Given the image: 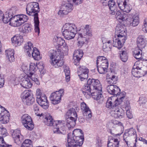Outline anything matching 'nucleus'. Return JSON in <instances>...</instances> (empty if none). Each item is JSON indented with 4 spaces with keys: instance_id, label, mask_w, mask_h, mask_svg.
I'll use <instances>...</instances> for the list:
<instances>
[{
    "instance_id": "28",
    "label": "nucleus",
    "mask_w": 147,
    "mask_h": 147,
    "mask_svg": "<svg viewBox=\"0 0 147 147\" xmlns=\"http://www.w3.org/2000/svg\"><path fill=\"white\" fill-rule=\"evenodd\" d=\"M21 86L24 88H29L32 87V84L29 78L25 76L24 79L20 83Z\"/></svg>"
},
{
    "instance_id": "30",
    "label": "nucleus",
    "mask_w": 147,
    "mask_h": 147,
    "mask_svg": "<svg viewBox=\"0 0 147 147\" xmlns=\"http://www.w3.org/2000/svg\"><path fill=\"white\" fill-rule=\"evenodd\" d=\"M77 118L73 117H70L66 119V125L68 128L73 127L76 124Z\"/></svg>"
},
{
    "instance_id": "23",
    "label": "nucleus",
    "mask_w": 147,
    "mask_h": 147,
    "mask_svg": "<svg viewBox=\"0 0 147 147\" xmlns=\"http://www.w3.org/2000/svg\"><path fill=\"white\" fill-rule=\"evenodd\" d=\"M30 96V94L28 90H25L23 92L21 95V97L24 102L25 101L26 102L27 104L28 103H31V102L34 101V99L32 98L31 99H30V98H28Z\"/></svg>"
},
{
    "instance_id": "51",
    "label": "nucleus",
    "mask_w": 147,
    "mask_h": 147,
    "mask_svg": "<svg viewBox=\"0 0 147 147\" xmlns=\"http://www.w3.org/2000/svg\"><path fill=\"white\" fill-rule=\"evenodd\" d=\"M8 111L6 110L5 108L0 105V117L2 115L7 113Z\"/></svg>"
},
{
    "instance_id": "3",
    "label": "nucleus",
    "mask_w": 147,
    "mask_h": 147,
    "mask_svg": "<svg viewBox=\"0 0 147 147\" xmlns=\"http://www.w3.org/2000/svg\"><path fill=\"white\" fill-rule=\"evenodd\" d=\"M27 13L30 16L32 13H34V30L38 34L40 33L39 27V21L38 12L40 11L39 4L37 3L33 2L28 4L26 8Z\"/></svg>"
},
{
    "instance_id": "14",
    "label": "nucleus",
    "mask_w": 147,
    "mask_h": 147,
    "mask_svg": "<svg viewBox=\"0 0 147 147\" xmlns=\"http://www.w3.org/2000/svg\"><path fill=\"white\" fill-rule=\"evenodd\" d=\"M73 9V6L72 3L69 2L63 3L58 12V14L61 16L67 15L68 13L72 11Z\"/></svg>"
},
{
    "instance_id": "19",
    "label": "nucleus",
    "mask_w": 147,
    "mask_h": 147,
    "mask_svg": "<svg viewBox=\"0 0 147 147\" xmlns=\"http://www.w3.org/2000/svg\"><path fill=\"white\" fill-rule=\"evenodd\" d=\"M123 12V13L122 14L120 11H117L116 13L115 17L117 20L119 22H123L124 23L126 24L127 23L129 18V11L127 12Z\"/></svg>"
},
{
    "instance_id": "56",
    "label": "nucleus",
    "mask_w": 147,
    "mask_h": 147,
    "mask_svg": "<svg viewBox=\"0 0 147 147\" xmlns=\"http://www.w3.org/2000/svg\"><path fill=\"white\" fill-rule=\"evenodd\" d=\"M44 94H42L41 92V90L39 89H38L36 90V96L37 98H40L42 97Z\"/></svg>"
},
{
    "instance_id": "31",
    "label": "nucleus",
    "mask_w": 147,
    "mask_h": 147,
    "mask_svg": "<svg viewBox=\"0 0 147 147\" xmlns=\"http://www.w3.org/2000/svg\"><path fill=\"white\" fill-rule=\"evenodd\" d=\"M102 91H99L97 90V91H95V92L93 91H92V96L93 98L94 99L96 100H99L98 102H100V101L101 102L102 101L103 99V96L101 94Z\"/></svg>"
},
{
    "instance_id": "20",
    "label": "nucleus",
    "mask_w": 147,
    "mask_h": 147,
    "mask_svg": "<svg viewBox=\"0 0 147 147\" xmlns=\"http://www.w3.org/2000/svg\"><path fill=\"white\" fill-rule=\"evenodd\" d=\"M81 107L84 116L86 119H89L92 117V112L90 109L88 105L84 102H82L81 104Z\"/></svg>"
},
{
    "instance_id": "58",
    "label": "nucleus",
    "mask_w": 147,
    "mask_h": 147,
    "mask_svg": "<svg viewBox=\"0 0 147 147\" xmlns=\"http://www.w3.org/2000/svg\"><path fill=\"white\" fill-rule=\"evenodd\" d=\"M33 110L36 114H37L38 111L39 110V109L37 105L34 104L33 105Z\"/></svg>"
},
{
    "instance_id": "49",
    "label": "nucleus",
    "mask_w": 147,
    "mask_h": 147,
    "mask_svg": "<svg viewBox=\"0 0 147 147\" xmlns=\"http://www.w3.org/2000/svg\"><path fill=\"white\" fill-rule=\"evenodd\" d=\"M113 42V40L112 39L111 40H108L107 41V43L106 44L107 48L103 50V51L106 52L107 51H109L111 50V46L112 43Z\"/></svg>"
},
{
    "instance_id": "13",
    "label": "nucleus",
    "mask_w": 147,
    "mask_h": 147,
    "mask_svg": "<svg viewBox=\"0 0 147 147\" xmlns=\"http://www.w3.org/2000/svg\"><path fill=\"white\" fill-rule=\"evenodd\" d=\"M14 14L12 9H10L6 11L5 14L0 10V21H3L5 24L9 22V24L12 26L11 24V20L13 18Z\"/></svg>"
},
{
    "instance_id": "40",
    "label": "nucleus",
    "mask_w": 147,
    "mask_h": 147,
    "mask_svg": "<svg viewBox=\"0 0 147 147\" xmlns=\"http://www.w3.org/2000/svg\"><path fill=\"white\" fill-rule=\"evenodd\" d=\"M10 115L8 112L6 114L2 115L0 117V121L2 123H7L9 119Z\"/></svg>"
},
{
    "instance_id": "43",
    "label": "nucleus",
    "mask_w": 147,
    "mask_h": 147,
    "mask_svg": "<svg viewBox=\"0 0 147 147\" xmlns=\"http://www.w3.org/2000/svg\"><path fill=\"white\" fill-rule=\"evenodd\" d=\"M117 81V77L113 75L107 79V83L108 84L113 85L116 84Z\"/></svg>"
},
{
    "instance_id": "29",
    "label": "nucleus",
    "mask_w": 147,
    "mask_h": 147,
    "mask_svg": "<svg viewBox=\"0 0 147 147\" xmlns=\"http://www.w3.org/2000/svg\"><path fill=\"white\" fill-rule=\"evenodd\" d=\"M5 53L7 59L10 62H11L14 61V51L13 49H9L6 50Z\"/></svg>"
},
{
    "instance_id": "59",
    "label": "nucleus",
    "mask_w": 147,
    "mask_h": 147,
    "mask_svg": "<svg viewBox=\"0 0 147 147\" xmlns=\"http://www.w3.org/2000/svg\"><path fill=\"white\" fill-rule=\"evenodd\" d=\"M64 71L65 75H70V71L68 67H66L64 68Z\"/></svg>"
},
{
    "instance_id": "27",
    "label": "nucleus",
    "mask_w": 147,
    "mask_h": 147,
    "mask_svg": "<svg viewBox=\"0 0 147 147\" xmlns=\"http://www.w3.org/2000/svg\"><path fill=\"white\" fill-rule=\"evenodd\" d=\"M140 65H142V63L137 62L135 63L132 69L131 73L132 75L134 77L140 78L139 69L140 68Z\"/></svg>"
},
{
    "instance_id": "16",
    "label": "nucleus",
    "mask_w": 147,
    "mask_h": 147,
    "mask_svg": "<svg viewBox=\"0 0 147 147\" xmlns=\"http://www.w3.org/2000/svg\"><path fill=\"white\" fill-rule=\"evenodd\" d=\"M109 108L112 109L111 113L115 118H122L124 115V111L121 107H119V105H113V107Z\"/></svg>"
},
{
    "instance_id": "37",
    "label": "nucleus",
    "mask_w": 147,
    "mask_h": 147,
    "mask_svg": "<svg viewBox=\"0 0 147 147\" xmlns=\"http://www.w3.org/2000/svg\"><path fill=\"white\" fill-rule=\"evenodd\" d=\"M33 30L32 26L28 24H25L22 27L21 31L23 33H28Z\"/></svg>"
},
{
    "instance_id": "50",
    "label": "nucleus",
    "mask_w": 147,
    "mask_h": 147,
    "mask_svg": "<svg viewBox=\"0 0 147 147\" xmlns=\"http://www.w3.org/2000/svg\"><path fill=\"white\" fill-rule=\"evenodd\" d=\"M1 134L3 136V137L7 135L8 133L5 128H0V135Z\"/></svg>"
},
{
    "instance_id": "32",
    "label": "nucleus",
    "mask_w": 147,
    "mask_h": 147,
    "mask_svg": "<svg viewBox=\"0 0 147 147\" xmlns=\"http://www.w3.org/2000/svg\"><path fill=\"white\" fill-rule=\"evenodd\" d=\"M22 36L21 35L15 36L11 38V40L12 43L17 45H20L23 41Z\"/></svg>"
},
{
    "instance_id": "8",
    "label": "nucleus",
    "mask_w": 147,
    "mask_h": 147,
    "mask_svg": "<svg viewBox=\"0 0 147 147\" xmlns=\"http://www.w3.org/2000/svg\"><path fill=\"white\" fill-rule=\"evenodd\" d=\"M97 67L98 72L100 74H104L107 71L109 63L107 58L103 56L97 58Z\"/></svg>"
},
{
    "instance_id": "25",
    "label": "nucleus",
    "mask_w": 147,
    "mask_h": 147,
    "mask_svg": "<svg viewBox=\"0 0 147 147\" xmlns=\"http://www.w3.org/2000/svg\"><path fill=\"white\" fill-rule=\"evenodd\" d=\"M92 87L90 84H88L87 82V83L84 85L82 88V92L86 97L89 98L90 97V95L92 94Z\"/></svg>"
},
{
    "instance_id": "42",
    "label": "nucleus",
    "mask_w": 147,
    "mask_h": 147,
    "mask_svg": "<svg viewBox=\"0 0 147 147\" xmlns=\"http://www.w3.org/2000/svg\"><path fill=\"white\" fill-rule=\"evenodd\" d=\"M129 135H131V136L132 137L133 136L135 138V143H134V144L133 146H131L129 147H136V143L137 142V136L136 134V132L134 129H133V128H131L129 129Z\"/></svg>"
},
{
    "instance_id": "36",
    "label": "nucleus",
    "mask_w": 147,
    "mask_h": 147,
    "mask_svg": "<svg viewBox=\"0 0 147 147\" xmlns=\"http://www.w3.org/2000/svg\"><path fill=\"white\" fill-rule=\"evenodd\" d=\"M137 47L141 49L144 48L146 46V43L144 36L142 35L139 36L137 40Z\"/></svg>"
},
{
    "instance_id": "24",
    "label": "nucleus",
    "mask_w": 147,
    "mask_h": 147,
    "mask_svg": "<svg viewBox=\"0 0 147 147\" xmlns=\"http://www.w3.org/2000/svg\"><path fill=\"white\" fill-rule=\"evenodd\" d=\"M12 136L16 143L18 144L21 143L22 140L23 136L21 134L20 130L18 129L14 130Z\"/></svg>"
},
{
    "instance_id": "45",
    "label": "nucleus",
    "mask_w": 147,
    "mask_h": 147,
    "mask_svg": "<svg viewBox=\"0 0 147 147\" xmlns=\"http://www.w3.org/2000/svg\"><path fill=\"white\" fill-rule=\"evenodd\" d=\"M36 70V64L33 63H31L30 64L29 69L27 73L35 72Z\"/></svg>"
},
{
    "instance_id": "17",
    "label": "nucleus",
    "mask_w": 147,
    "mask_h": 147,
    "mask_svg": "<svg viewBox=\"0 0 147 147\" xmlns=\"http://www.w3.org/2000/svg\"><path fill=\"white\" fill-rule=\"evenodd\" d=\"M89 69L85 66H80L78 69L77 74L81 81L87 79Z\"/></svg>"
},
{
    "instance_id": "60",
    "label": "nucleus",
    "mask_w": 147,
    "mask_h": 147,
    "mask_svg": "<svg viewBox=\"0 0 147 147\" xmlns=\"http://www.w3.org/2000/svg\"><path fill=\"white\" fill-rule=\"evenodd\" d=\"M83 0H74L72 3L75 5H79L82 3Z\"/></svg>"
},
{
    "instance_id": "57",
    "label": "nucleus",
    "mask_w": 147,
    "mask_h": 147,
    "mask_svg": "<svg viewBox=\"0 0 147 147\" xmlns=\"http://www.w3.org/2000/svg\"><path fill=\"white\" fill-rule=\"evenodd\" d=\"M110 141L111 142H113V144H115L116 146H117L118 147H119V141L118 139L113 138Z\"/></svg>"
},
{
    "instance_id": "62",
    "label": "nucleus",
    "mask_w": 147,
    "mask_h": 147,
    "mask_svg": "<svg viewBox=\"0 0 147 147\" xmlns=\"http://www.w3.org/2000/svg\"><path fill=\"white\" fill-rule=\"evenodd\" d=\"M112 123L114 125H122V124L121 122H120L119 121L115 119L113 120L112 121Z\"/></svg>"
},
{
    "instance_id": "22",
    "label": "nucleus",
    "mask_w": 147,
    "mask_h": 147,
    "mask_svg": "<svg viewBox=\"0 0 147 147\" xmlns=\"http://www.w3.org/2000/svg\"><path fill=\"white\" fill-rule=\"evenodd\" d=\"M36 101L38 104L44 109H46L48 108V101L45 94H44L40 98H36Z\"/></svg>"
},
{
    "instance_id": "39",
    "label": "nucleus",
    "mask_w": 147,
    "mask_h": 147,
    "mask_svg": "<svg viewBox=\"0 0 147 147\" xmlns=\"http://www.w3.org/2000/svg\"><path fill=\"white\" fill-rule=\"evenodd\" d=\"M139 17L138 16L134 15L132 18H131L129 22L130 26L135 27L139 24Z\"/></svg>"
},
{
    "instance_id": "34",
    "label": "nucleus",
    "mask_w": 147,
    "mask_h": 147,
    "mask_svg": "<svg viewBox=\"0 0 147 147\" xmlns=\"http://www.w3.org/2000/svg\"><path fill=\"white\" fill-rule=\"evenodd\" d=\"M27 78H30L34 81L37 84H40V82L38 79V76L35 74V72H28Z\"/></svg>"
},
{
    "instance_id": "44",
    "label": "nucleus",
    "mask_w": 147,
    "mask_h": 147,
    "mask_svg": "<svg viewBox=\"0 0 147 147\" xmlns=\"http://www.w3.org/2000/svg\"><path fill=\"white\" fill-rule=\"evenodd\" d=\"M67 114L68 116H71L70 117H73L77 119V113L75 109L74 108L70 109L67 112Z\"/></svg>"
},
{
    "instance_id": "10",
    "label": "nucleus",
    "mask_w": 147,
    "mask_h": 147,
    "mask_svg": "<svg viewBox=\"0 0 147 147\" xmlns=\"http://www.w3.org/2000/svg\"><path fill=\"white\" fill-rule=\"evenodd\" d=\"M62 121L57 120L53 121V131L54 133L64 134L66 133L65 127Z\"/></svg>"
},
{
    "instance_id": "2",
    "label": "nucleus",
    "mask_w": 147,
    "mask_h": 147,
    "mask_svg": "<svg viewBox=\"0 0 147 147\" xmlns=\"http://www.w3.org/2000/svg\"><path fill=\"white\" fill-rule=\"evenodd\" d=\"M83 134L80 129H74L72 134L69 133L67 136V147H81L84 140Z\"/></svg>"
},
{
    "instance_id": "47",
    "label": "nucleus",
    "mask_w": 147,
    "mask_h": 147,
    "mask_svg": "<svg viewBox=\"0 0 147 147\" xmlns=\"http://www.w3.org/2000/svg\"><path fill=\"white\" fill-rule=\"evenodd\" d=\"M139 69V74H140L139 76H140V77L144 76L145 75H146L147 73V71L146 70L147 69V68L146 67H140V68Z\"/></svg>"
},
{
    "instance_id": "46",
    "label": "nucleus",
    "mask_w": 147,
    "mask_h": 147,
    "mask_svg": "<svg viewBox=\"0 0 147 147\" xmlns=\"http://www.w3.org/2000/svg\"><path fill=\"white\" fill-rule=\"evenodd\" d=\"M37 68L38 69L40 74H44L45 72L44 69V66L43 63L42 62H40L38 63H36Z\"/></svg>"
},
{
    "instance_id": "4",
    "label": "nucleus",
    "mask_w": 147,
    "mask_h": 147,
    "mask_svg": "<svg viewBox=\"0 0 147 147\" xmlns=\"http://www.w3.org/2000/svg\"><path fill=\"white\" fill-rule=\"evenodd\" d=\"M62 30L63 35L67 40L73 38L77 32V27L74 24H65Z\"/></svg>"
},
{
    "instance_id": "52",
    "label": "nucleus",
    "mask_w": 147,
    "mask_h": 147,
    "mask_svg": "<svg viewBox=\"0 0 147 147\" xmlns=\"http://www.w3.org/2000/svg\"><path fill=\"white\" fill-rule=\"evenodd\" d=\"M108 4L109 9L116 7L115 2L113 0H110L108 1Z\"/></svg>"
},
{
    "instance_id": "33",
    "label": "nucleus",
    "mask_w": 147,
    "mask_h": 147,
    "mask_svg": "<svg viewBox=\"0 0 147 147\" xmlns=\"http://www.w3.org/2000/svg\"><path fill=\"white\" fill-rule=\"evenodd\" d=\"M127 32L126 28L124 25L118 24L115 28V32L118 34H126Z\"/></svg>"
},
{
    "instance_id": "9",
    "label": "nucleus",
    "mask_w": 147,
    "mask_h": 147,
    "mask_svg": "<svg viewBox=\"0 0 147 147\" xmlns=\"http://www.w3.org/2000/svg\"><path fill=\"white\" fill-rule=\"evenodd\" d=\"M28 17L25 14L15 15L11 20V24L13 27H17L22 25L28 20Z\"/></svg>"
},
{
    "instance_id": "7",
    "label": "nucleus",
    "mask_w": 147,
    "mask_h": 147,
    "mask_svg": "<svg viewBox=\"0 0 147 147\" xmlns=\"http://www.w3.org/2000/svg\"><path fill=\"white\" fill-rule=\"evenodd\" d=\"M78 34L77 39L78 45L79 47L80 48L82 47L85 42L87 41V39L92 35L91 30L89 25H86L85 28L82 32Z\"/></svg>"
},
{
    "instance_id": "41",
    "label": "nucleus",
    "mask_w": 147,
    "mask_h": 147,
    "mask_svg": "<svg viewBox=\"0 0 147 147\" xmlns=\"http://www.w3.org/2000/svg\"><path fill=\"white\" fill-rule=\"evenodd\" d=\"M119 54L121 60L123 62H126L128 58L127 51L126 50H122L121 51H120Z\"/></svg>"
},
{
    "instance_id": "21",
    "label": "nucleus",
    "mask_w": 147,
    "mask_h": 147,
    "mask_svg": "<svg viewBox=\"0 0 147 147\" xmlns=\"http://www.w3.org/2000/svg\"><path fill=\"white\" fill-rule=\"evenodd\" d=\"M83 55V53L81 50H77L74 51L73 55V61L76 65H78L80 59Z\"/></svg>"
},
{
    "instance_id": "12",
    "label": "nucleus",
    "mask_w": 147,
    "mask_h": 147,
    "mask_svg": "<svg viewBox=\"0 0 147 147\" xmlns=\"http://www.w3.org/2000/svg\"><path fill=\"white\" fill-rule=\"evenodd\" d=\"M22 122L27 129L32 130L34 128V124L31 117L28 114L23 115L21 118Z\"/></svg>"
},
{
    "instance_id": "55",
    "label": "nucleus",
    "mask_w": 147,
    "mask_h": 147,
    "mask_svg": "<svg viewBox=\"0 0 147 147\" xmlns=\"http://www.w3.org/2000/svg\"><path fill=\"white\" fill-rule=\"evenodd\" d=\"M108 40H109L105 38H102V41L103 43V50L107 48L106 44Z\"/></svg>"
},
{
    "instance_id": "54",
    "label": "nucleus",
    "mask_w": 147,
    "mask_h": 147,
    "mask_svg": "<svg viewBox=\"0 0 147 147\" xmlns=\"http://www.w3.org/2000/svg\"><path fill=\"white\" fill-rule=\"evenodd\" d=\"M4 78L0 72V88L2 87L4 84Z\"/></svg>"
},
{
    "instance_id": "48",
    "label": "nucleus",
    "mask_w": 147,
    "mask_h": 147,
    "mask_svg": "<svg viewBox=\"0 0 147 147\" xmlns=\"http://www.w3.org/2000/svg\"><path fill=\"white\" fill-rule=\"evenodd\" d=\"M11 145L6 144L4 141L3 137L0 136V147H12Z\"/></svg>"
},
{
    "instance_id": "63",
    "label": "nucleus",
    "mask_w": 147,
    "mask_h": 147,
    "mask_svg": "<svg viewBox=\"0 0 147 147\" xmlns=\"http://www.w3.org/2000/svg\"><path fill=\"white\" fill-rule=\"evenodd\" d=\"M22 68L24 71H26L28 70V67L25 65H23L22 66Z\"/></svg>"
},
{
    "instance_id": "5",
    "label": "nucleus",
    "mask_w": 147,
    "mask_h": 147,
    "mask_svg": "<svg viewBox=\"0 0 147 147\" xmlns=\"http://www.w3.org/2000/svg\"><path fill=\"white\" fill-rule=\"evenodd\" d=\"M24 49L25 52L28 56L30 57L32 56L35 60L38 61L41 59L39 51L36 47H33L31 42H28L25 45Z\"/></svg>"
},
{
    "instance_id": "11",
    "label": "nucleus",
    "mask_w": 147,
    "mask_h": 147,
    "mask_svg": "<svg viewBox=\"0 0 147 147\" xmlns=\"http://www.w3.org/2000/svg\"><path fill=\"white\" fill-rule=\"evenodd\" d=\"M64 89H61L59 91L52 93L50 98L52 103L54 105L57 104L61 101V97L64 94Z\"/></svg>"
},
{
    "instance_id": "35",
    "label": "nucleus",
    "mask_w": 147,
    "mask_h": 147,
    "mask_svg": "<svg viewBox=\"0 0 147 147\" xmlns=\"http://www.w3.org/2000/svg\"><path fill=\"white\" fill-rule=\"evenodd\" d=\"M44 122L46 125L48 126H52L54 121L52 116L50 115L43 116L42 118Z\"/></svg>"
},
{
    "instance_id": "1",
    "label": "nucleus",
    "mask_w": 147,
    "mask_h": 147,
    "mask_svg": "<svg viewBox=\"0 0 147 147\" xmlns=\"http://www.w3.org/2000/svg\"><path fill=\"white\" fill-rule=\"evenodd\" d=\"M53 41L55 44L58 46H63L64 49L61 52L60 49H58L55 53L51 56L52 60L51 64L55 67H61L63 64V61L61 59L64 53H67L68 51V46L65 40L60 37L55 36L53 39Z\"/></svg>"
},
{
    "instance_id": "26",
    "label": "nucleus",
    "mask_w": 147,
    "mask_h": 147,
    "mask_svg": "<svg viewBox=\"0 0 147 147\" xmlns=\"http://www.w3.org/2000/svg\"><path fill=\"white\" fill-rule=\"evenodd\" d=\"M107 89L109 93L113 95H117L120 91L117 86L111 84L107 86Z\"/></svg>"
},
{
    "instance_id": "53",
    "label": "nucleus",
    "mask_w": 147,
    "mask_h": 147,
    "mask_svg": "<svg viewBox=\"0 0 147 147\" xmlns=\"http://www.w3.org/2000/svg\"><path fill=\"white\" fill-rule=\"evenodd\" d=\"M146 101V98L144 96H141L139 98V103L141 105L144 104Z\"/></svg>"
},
{
    "instance_id": "18",
    "label": "nucleus",
    "mask_w": 147,
    "mask_h": 147,
    "mask_svg": "<svg viewBox=\"0 0 147 147\" xmlns=\"http://www.w3.org/2000/svg\"><path fill=\"white\" fill-rule=\"evenodd\" d=\"M87 82L92 87V91H102V86L98 80L89 79L88 80Z\"/></svg>"
},
{
    "instance_id": "61",
    "label": "nucleus",
    "mask_w": 147,
    "mask_h": 147,
    "mask_svg": "<svg viewBox=\"0 0 147 147\" xmlns=\"http://www.w3.org/2000/svg\"><path fill=\"white\" fill-rule=\"evenodd\" d=\"M109 9L110 10V14L112 15H115V11L117 10L116 7L111 8V9Z\"/></svg>"
},
{
    "instance_id": "6",
    "label": "nucleus",
    "mask_w": 147,
    "mask_h": 147,
    "mask_svg": "<svg viewBox=\"0 0 147 147\" xmlns=\"http://www.w3.org/2000/svg\"><path fill=\"white\" fill-rule=\"evenodd\" d=\"M117 96H113L109 98L106 103V107L111 108L113 105H119L125 98L126 93L124 92L117 94Z\"/></svg>"
},
{
    "instance_id": "38",
    "label": "nucleus",
    "mask_w": 147,
    "mask_h": 147,
    "mask_svg": "<svg viewBox=\"0 0 147 147\" xmlns=\"http://www.w3.org/2000/svg\"><path fill=\"white\" fill-rule=\"evenodd\" d=\"M133 54L134 57L137 59H141L142 57L141 49L138 47L136 48L133 51Z\"/></svg>"
},
{
    "instance_id": "15",
    "label": "nucleus",
    "mask_w": 147,
    "mask_h": 147,
    "mask_svg": "<svg viewBox=\"0 0 147 147\" xmlns=\"http://www.w3.org/2000/svg\"><path fill=\"white\" fill-rule=\"evenodd\" d=\"M126 34H118L117 37L113 40V45L120 49L123 47L125 42L126 38Z\"/></svg>"
},
{
    "instance_id": "64",
    "label": "nucleus",
    "mask_w": 147,
    "mask_h": 147,
    "mask_svg": "<svg viewBox=\"0 0 147 147\" xmlns=\"http://www.w3.org/2000/svg\"><path fill=\"white\" fill-rule=\"evenodd\" d=\"M143 30H145L147 32V24H144L143 26Z\"/></svg>"
}]
</instances>
